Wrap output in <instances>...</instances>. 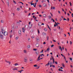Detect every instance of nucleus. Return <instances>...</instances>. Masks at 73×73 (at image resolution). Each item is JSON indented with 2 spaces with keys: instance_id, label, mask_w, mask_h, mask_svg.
Wrapping results in <instances>:
<instances>
[{
  "instance_id": "9d476101",
  "label": "nucleus",
  "mask_w": 73,
  "mask_h": 73,
  "mask_svg": "<svg viewBox=\"0 0 73 73\" xmlns=\"http://www.w3.org/2000/svg\"><path fill=\"white\" fill-rule=\"evenodd\" d=\"M40 54H39L38 57V58L37 59V61H38V60L40 59Z\"/></svg>"
},
{
  "instance_id": "603ef678",
  "label": "nucleus",
  "mask_w": 73,
  "mask_h": 73,
  "mask_svg": "<svg viewBox=\"0 0 73 73\" xmlns=\"http://www.w3.org/2000/svg\"><path fill=\"white\" fill-rule=\"evenodd\" d=\"M67 21H69V19L68 18H67Z\"/></svg>"
},
{
  "instance_id": "e2e57ef3",
  "label": "nucleus",
  "mask_w": 73,
  "mask_h": 73,
  "mask_svg": "<svg viewBox=\"0 0 73 73\" xmlns=\"http://www.w3.org/2000/svg\"><path fill=\"white\" fill-rule=\"evenodd\" d=\"M32 59H30V61H32Z\"/></svg>"
},
{
  "instance_id": "4468645a",
  "label": "nucleus",
  "mask_w": 73,
  "mask_h": 73,
  "mask_svg": "<svg viewBox=\"0 0 73 73\" xmlns=\"http://www.w3.org/2000/svg\"><path fill=\"white\" fill-rule=\"evenodd\" d=\"M31 5H33L34 6H35V3H31Z\"/></svg>"
},
{
  "instance_id": "5fc2aeb1",
  "label": "nucleus",
  "mask_w": 73,
  "mask_h": 73,
  "mask_svg": "<svg viewBox=\"0 0 73 73\" xmlns=\"http://www.w3.org/2000/svg\"><path fill=\"white\" fill-rule=\"evenodd\" d=\"M41 48H42V45H41L40 46Z\"/></svg>"
},
{
  "instance_id": "7c9ffc66",
  "label": "nucleus",
  "mask_w": 73,
  "mask_h": 73,
  "mask_svg": "<svg viewBox=\"0 0 73 73\" xmlns=\"http://www.w3.org/2000/svg\"><path fill=\"white\" fill-rule=\"evenodd\" d=\"M30 47H31V46H30V45H29L27 46V48H30Z\"/></svg>"
},
{
  "instance_id": "cd10ccee",
  "label": "nucleus",
  "mask_w": 73,
  "mask_h": 73,
  "mask_svg": "<svg viewBox=\"0 0 73 73\" xmlns=\"http://www.w3.org/2000/svg\"><path fill=\"white\" fill-rule=\"evenodd\" d=\"M1 23H4V21H3V20H1Z\"/></svg>"
},
{
  "instance_id": "ea45409f",
  "label": "nucleus",
  "mask_w": 73,
  "mask_h": 73,
  "mask_svg": "<svg viewBox=\"0 0 73 73\" xmlns=\"http://www.w3.org/2000/svg\"><path fill=\"white\" fill-rule=\"evenodd\" d=\"M52 66L53 68H55V66L54 65H52Z\"/></svg>"
},
{
  "instance_id": "b1692460",
  "label": "nucleus",
  "mask_w": 73,
  "mask_h": 73,
  "mask_svg": "<svg viewBox=\"0 0 73 73\" xmlns=\"http://www.w3.org/2000/svg\"><path fill=\"white\" fill-rule=\"evenodd\" d=\"M37 30H38V34H40V31H39V30H38V29H37Z\"/></svg>"
},
{
  "instance_id": "4d7b16f0",
  "label": "nucleus",
  "mask_w": 73,
  "mask_h": 73,
  "mask_svg": "<svg viewBox=\"0 0 73 73\" xmlns=\"http://www.w3.org/2000/svg\"><path fill=\"white\" fill-rule=\"evenodd\" d=\"M18 72H20V73H21V70L20 71H18Z\"/></svg>"
},
{
  "instance_id": "338daca9",
  "label": "nucleus",
  "mask_w": 73,
  "mask_h": 73,
  "mask_svg": "<svg viewBox=\"0 0 73 73\" xmlns=\"http://www.w3.org/2000/svg\"><path fill=\"white\" fill-rule=\"evenodd\" d=\"M17 24H20V22H17Z\"/></svg>"
},
{
  "instance_id": "c03bdc74",
  "label": "nucleus",
  "mask_w": 73,
  "mask_h": 73,
  "mask_svg": "<svg viewBox=\"0 0 73 73\" xmlns=\"http://www.w3.org/2000/svg\"><path fill=\"white\" fill-rule=\"evenodd\" d=\"M43 58H40V59H39L38 60V61H40V60H42V59Z\"/></svg>"
},
{
  "instance_id": "f03ea898",
  "label": "nucleus",
  "mask_w": 73,
  "mask_h": 73,
  "mask_svg": "<svg viewBox=\"0 0 73 73\" xmlns=\"http://www.w3.org/2000/svg\"><path fill=\"white\" fill-rule=\"evenodd\" d=\"M28 61V58L27 57H25L24 58V62H27V61Z\"/></svg>"
},
{
  "instance_id": "c756f323",
  "label": "nucleus",
  "mask_w": 73,
  "mask_h": 73,
  "mask_svg": "<svg viewBox=\"0 0 73 73\" xmlns=\"http://www.w3.org/2000/svg\"><path fill=\"white\" fill-rule=\"evenodd\" d=\"M24 53H27V51H26V50H24Z\"/></svg>"
},
{
  "instance_id": "13d9d810",
  "label": "nucleus",
  "mask_w": 73,
  "mask_h": 73,
  "mask_svg": "<svg viewBox=\"0 0 73 73\" xmlns=\"http://www.w3.org/2000/svg\"><path fill=\"white\" fill-rule=\"evenodd\" d=\"M12 37V35H10V38H11V37Z\"/></svg>"
},
{
  "instance_id": "58836bf2",
  "label": "nucleus",
  "mask_w": 73,
  "mask_h": 73,
  "mask_svg": "<svg viewBox=\"0 0 73 73\" xmlns=\"http://www.w3.org/2000/svg\"><path fill=\"white\" fill-rule=\"evenodd\" d=\"M39 7L40 8H41L42 7V6H41V5H39Z\"/></svg>"
},
{
  "instance_id": "37998d69",
  "label": "nucleus",
  "mask_w": 73,
  "mask_h": 73,
  "mask_svg": "<svg viewBox=\"0 0 73 73\" xmlns=\"http://www.w3.org/2000/svg\"><path fill=\"white\" fill-rule=\"evenodd\" d=\"M19 33L20 35H21V31H19Z\"/></svg>"
},
{
  "instance_id": "f3484780",
  "label": "nucleus",
  "mask_w": 73,
  "mask_h": 73,
  "mask_svg": "<svg viewBox=\"0 0 73 73\" xmlns=\"http://www.w3.org/2000/svg\"><path fill=\"white\" fill-rule=\"evenodd\" d=\"M17 70V69H16V68H13V70L14 71H15V70Z\"/></svg>"
},
{
  "instance_id": "c85d7f7f",
  "label": "nucleus",
  "mask_w": 73,
  "mask_h": 73,
  "mask_svg": "<svg viewBox=\"0 0 73 73\" xmlns=\"http://www.w3.org/2000/svg\"><path fill=\"white\" fill-rule=\"evenodd\" d=\"M13 3H15V4H16V1H15L13 0Z\"/></svg>"
},
{
  "instance_id": "0eeeda50",
  "label": "nucleus",
  "mask_w": 73,
  "mask_h": 73,
  "mask_svg": "<svg viewBox=\"0 0 73 73\" xmlns=\"http://www.w3.org/2000/svg\"><path fill=\"white\" fill-rule=\"evenodd\" d=\"M35 45L36 47H38L39 46V44L38 43H36Z\"/></svg>"
},
{
  "instance_id": "393cba45",
  "label": "nucleus",
  "mask_w": 73,
  "mask_h": 73,
  "mask_svg": "<svg viewBox=\"0 0 73 73\" xmlns=\"http://www.w3.org/2000/svg\"><path fill=\"white\" fill-rule=\"evenodd\" d=\"M48 17H49V19H51V18H52V17H51V16H50V15L48 16Z\"/></svg>"
},
{
  "instance_id": "4be33fe9",
  "label": "nucleus",
  "mask_w": 73,
  "mask_h": 73,
  "mask_svg": "<svg viewBox=\"0 0 73 73\" xmlns=\"http://www.w3.org/2000/svg\"><path fill=\"white\" fill-rule=\"evenodd\" d=\"M15 29H18V26H17L16 27L15 26Z\"/></svg>"
},
{
  "instance_id": "1a4fd4ad",
  "label": "nucleus",
  "mask_w": 73,
  "mask_h": 73,
  "mask_svg": "<svg viewBox=\"0 0 73 73\" xmlns=\"http://www.w3.org/2000/svg\"><path fill=\"white\" fill-rule=\"evenodd\" d=\"M43 6L44 7H45L46 6V4H44L43 5Z\"/></svg>"
},
{
  "instance_id": "412c9836",
  "label": "nucleus",
  "mask_w": 73,
  "mask_h": 73,
  "mask_svg": "<svg viewBox=\"0 0 73 73\" xmlns=\"http://www.w3.org/2000/svg\"><path fill=\"white\" fill-rule=\"evenodd\" d=\"M18 38H19V36H17L15 38L16 40H18Z\"/></svg>"
},
{
  "instance_id": "f8f14e48",
  "label": "nucleus",
  "mask_w": 73,
  "mask_h": 73,
  "mask_svg": "<svg viewBox=\"0 0 73 73\" xmlns=\"http://www.w3.org/2000/svg\"><path fill=\"white\" fill-rule=\"evenodd\" d=\"M61 68H60L58 70H59V71H62V72H63V70H61L60 69Z\"/></svg>"
},
{
  "instance_id": "423d86ee",
  "label": "nucleus",
  "mask_w": 73,
  "mask_h": 73,
  "mask_svg": "<svg viewBox=\"0 0 73 73\" xmlns=\"http://www.w3.org/2000/svg\"><path fill=\"white\" fill-rule=\"evenodd\" d=\"M23 32L24 33L25 32V27H23V28H22Z\"/></svg>"
},
{
  "instance_id": "2f4dec72",
  "label": "nucleus",
  "mask_w": 73,
  "mask_h": 73,
  "mask_svg": "<svg viewBox=\"0 0 73 73\" xmlns=\"http://www.w3.org/2000/svg\"><path fill=\"white\" fill-rule=\"evenodd\" d=\"M29 27V29H31V28H32V27H29V26H28V28Z\"/></svg>"
},
{
  "instance_id": "7ed1b4c3",
  "label": "nucleus",
  "mask_w": 73,
  "mask_h": 73,
  "mask_svg": "<svg viewBox=\"0 0 73 73\" xmlns=\"http://www.w3.org/2000/svg\"><path fill=\"white\" fill-rule=\"evenodd\" d=\"M3 35L4 36H8V33L6 31H5L3 33Z\"/></svg>"
},
{
  "instance_id": "c9c22d12",
  "label": "nucleus",
  "mask_w": 73,
  "mask_h": 73,
  "mask_svg": "<svg viewBox=\"0 0 73 73\" xmlns=\"http://www.w3.org/2000/svg\"><path fill=\"white\" fill-rule=\"evenodd\" d=\"M46 65H47V66H49V65H50L49 63H48L47 64H46Z\"/></svg>"
},
{
  "instance_id": "473e14b6",
  "label": "nucleus",
  "mask_w": 73,
  "mask_h": 73,
  "mask_svg": "<svg viewBox=\"0 0 73 73\" xmlns=\"http://www.w3.org/2000/svg\"><path fill=\"white\" fill-rule=\"evenodd\" d=\"M42 34H43V35H46V33H42Z\"/></svg>"
},
{
  "instance_id": "bf43d9fd",
  "label": "nucleus",
  "mask_w": 73,
  "mask_h": 73,
  "mask_svg": "<svg viewBox=\"0 0 73 73\" xmlns=\"http://www.w3.org/2000/svg\"><path fill=\"white\" fill-rule=\"evenodd\" d=\"M58 13L59 14H60V11H58Z\"/></svg>"
},
{
  "instance_id": "49530a36",
  "label": "nucleus",
  "mask_w": 73,
  "mask_h": 73,
  "mask_svg": "<svg viewBox=\"0 0 73 73\" xmlns=\"http://www.w3.org/2000/svg\"><path fill=\"white\" fill-rule=\"evenodd\" d=\"M52 64V62H50V63L49 64L51 65Z\"/></svg>"
},
{
  "instance_id": "ddd939ff",
  "label": "nucleus",
  "mask_w": 73,
  "mask_h": 73,
  "mask_svg": "<svg viewBox=\"0 0 73 73\" xmlns=\"http://www.w3.org/2000/svg\"><path fill=\"white\" fill-rule=\"evenodd\" d=\"M50 50V48H48L47 49V51H48V52H49V51Z\"/></svg>"
},
{
  "instance_id": "6e6d98bb",
  "label": "nucleus",
  "mask_w": 73,
  "mask_h": 73,
  "mask_svg": "<svg viewBox=\"0 0 73 73\" xmlns=\"http://www.w3.org/2000/svg\"><path fill=\"white\" fill-rule=\"evenodd\" d=\"M53 9H55V7H53Z\"/></svg>"
},
{
  "instance_id": "e433bc0d",
  "label": "nucleus",
  "mask_w": 73,
  "mask_h": 73,
  "mask_svg": "<svg viewBox=\"0 0 73 73\" xmlns=\"http://www.w3.org/2000/svg\"><path fill=\"white\" fill-rule=\"evenodd\" d=\"M37 4V3H36L35 4V6H34V7H36V4Z\"/></svg>"
},
{
  "instance_id": "8fccbe9b",
  "label": "nucleus",
  "mask_w": 73,
  "mask_h": 73,
  "mask_svg": "<svg viewBox=\"0 0 73 73\" xmlns=\"http://www.w3.org/2000/svg\"><path fill=\"white\" fill-rule=\"evenodd\" d=\"M63 20L64 21V20H67V19H65V18H64Z\"/></svg>"
},
{
  "instance_id": "f257e3e1",
  "label": "nucleus",
  "mask_w": 73,
  "mask_h": 73,
  "mask_svg": "<svg viewBox=\"0 0 73 73\" xmlns=\"http://www.w3.org/2000/svg\"><path fill=\"white\" fill-rule=\"evenodd\" d=\"M1 31L0 32V38L2 40H3L4 39V38L3 37V31H4V30L3 29H1Z\"/></svg>"
},
{
  "instance_id": "5701e85b",
  "label": "nucleus",
  "mask_w": 73,
  "mask_h": 73,
  "mask_svg": "<svg viewBox=\"0 0 73 73\" xmlns=\"http://www.w3.org/2000/svg\"><path fill=\"white\" fill-rule=\"evenodd\" d=\"M7 4H8V6L9 7V2H7Z\"/></svg>"
},
{
  "instance_id": "0e129e2a",
  "label": "nucleus",
  "mask_w": 73,
  "mask_h": 73,
  "mask_svg": "<svg viewBox=\"0 0 73 73\" xmlns=\"http://www.w3.org/2000/svg\"><path fill=\"white\" fill-rule=\"evenodd\" d=\"M54 27H56V24H54Z\"/></svg>"
},
{
  "instance_id": "4c0bfd02",
  "label": "nucleus",
  "mask_w": 73,
  "mask_h": 73,
  "mask_svg": "<svg viewBox=\"0 0 73 73\" xmlns=\"http://www.w3.org/2000/svg\"><path fill=\"white\" fill-rule=\"evenodd\" d=\"M70 45H72V42L71 41H70Z\"/></svg>"
},
{
  "instance_id": "680f3d73",
  "label": "nucleus",
  "mask_w": 73,
  "mask_h": 73,
  "mask_svg": "<svg viewBox=\"0 0 73 73\" xmlns=\"http://www.w3.org/2000/svg\"><path fill=\"white\" fill-rule=\"evenodd\" d=\"M46 44V42H44L43 43V44Z\"/></svg>"
},
{
  "instance_id": "a878e982",
  "label": "nucleus",
  "mask_w": 73,
  "mask_h": 73,
  "mask_svg": "<svg viewBox=\"0 0 73 73\" xmlns=\"http://www.w3.org/2000/svg\"><path fill=\"white\" fill-rule=\"evenodd\" d=\"M46 37L47 40H48V39H49V36H47Z\"/></svg>"
},
{
  "instance_id": "bb28decb",
  "label": "nucleus",
  "mask_w": 73,
  "mask_h": 73,
  "mask_svg": "<svg viewBox=\"0 0 73 73\" xmlns=\"http://www.w3.org/2000/svg\"><path fill=\"white\" fill-rule=\"evenodd\" d=\"M31 32H33V29H31Z\"/></svg>"
},
{
  "instance_id": "9b49d317",
  "label": "nucleus",
  "mask_w": 73,
  "mask_h": 73,
  "mask_svg": "<svg viewBox=\"0 0 73 73\" xmlns=\"http://www.w3.org/2000/svg\"><path fill=\"white\" fill-rule=\"evenodd\" d=\"M59 49H60L61 51H62V48L61 47V46H59Z\"/></svg>"
},
{
  "instance_id": "dca6fc26",
  "label": "nucleus",
  "mask_w": 73,
  "mask_h": 73,
  "mask_svg": "<svg viewBox=\"0 0 73 73\" xmlns=\"http://www.w3.org/2000/svg\"><path fill=\"white\" fill-rule=\"evenodd\" d=\"M15 66H17V65H19V64L16 63V64H15Z\"/></svg>"
},
{
  "instance_id": "72a5a7b5",
  "label": "nucleus",
  "mask_w": 73,
  "mask_h": 73,
  "mask_svg": "<svg viewBox=\"0 0 73 73\" xmlns=\"http://www.w3.org/2000/svg\"><path fill=\"white\" fill-rule=\"evenodd\" d=\"M33 50H34L35 51H36V50H37V49H36V48H34Z\"/></svg>"
},
{
  "instance_id": "de8ad7c7",
  "label": "nucleus",
  "mask_w": 73,
  "mask_h": 73,
  "mask_svg": "<svg viewBox=\"0 0 73 73\" xmlns=\"http://www.w3.org/2000/svg\"><path fill=\"white\" fill-rule=\"evenodd\" d=\"M54 46V45L52 44L51 46V48H52V47Z\"/></svg>"
},
{
  "instance_id": "79ce46f5",
  "label": "nucleus",
  "mask_w": 73,
  "mask_h": 73,
  "mask_svg": "<svg viewBox=\"0 0 73 73\" xmlns=\"http://www.w3.org/2000/svg\"><path fill=\"white\" fill-rule=\"evenodd\" d=\"M70 60L71 61H72V58H70Z\"/></svg>"
},
{
  "instance_id": "f704fd0d",
  "label": "nucleus",
  "mask_w": 73,
  "mask_h": 73,
  "mask_svg": "<svg viewBox=\"0 0 73 73\" xmlns=\"http://www.w3.org/2000/svg\"><path fill=\"white\" fill-rule=\"evenodd\" d=\"M20 8H17V11H20Z\"/></svg>"
},
{
  "instance_id": "a211bd4d",
  "label": "nucleus",
  "mask_w": 73,
  "mask_h": 73,
  "mask_svg": "<svg viewBox=\"0 0 73 73\" xmlns=\"http://www.w3.org/2000/svg\"><path fill=\"white\" fill-rule=\"evenodd\" d=\"M62 65L63 68H65V65H64V64H62Z\"/></svg>"
},
{
  "instance_id": "39448f33",
  "label": "nucleus",
  "mask_w": 73,
  "mask_h": 73,
  "mask_svg": "<svg viewBox=\"0 0 73 73\" xmlns=\"http://www.w3.org/2000/svg\"><path fill=\"white\" fill-rule=\"evenodd\" d=\"M53 60L52 61H53V64H54V62H55L54 61V58H53V56H51Z\"/></svg>"
},
{
  "instance_id": "6e6552de",
  "label": "nucleus",
  "mask_w": 73,
  "mask_h": 73,
  "mask_svg": "<svg viewBox=\"0 0 73 73\" xmlns=\"http://www.w3.org/2000/svg\"><path fill=\"white\" fill-rule=\"evenodd\" d=\"M5 62H7V63H9V64H10L11 63V62H9V61H7L6 60H5Z\"/></svg>"
},
{
  "instance_id": "09e8293b",
  "label": "nucleus",
  "mask_w": 73,
  "mask_h": 73,
  "mask_svg": "<svg viewBox=\"0 0 73 73\" xmlns=\"http://www.w3.org/2000/svg\"><path fill=\"white\" fill-rule=\"evenodd\" d=\"M61 56H62V57H64V55H63V54H61Z\"/></svg>"
},
{
  "instance_id": "69168bd1",
  "label": "nucleus",
  "mask_w": 73,
  "mask_h": 73,
  "mask_svg": "<svg viewBox=\"0 0 73 73\" xmlns=\"http://www.w3.org/2000/svg\"><path fill=\"white\" fill-rule=\"evenodd\" d=\"M55 63L56 64H57V61H56L55 62Z\"/></svg>"
},
{
  "instance_id": "2eb2a0df",
  "label": "nucleus",
  "mask_w": 73,
  "mask_h": 73,
  "mask_svg": "<svg viewBox=\"0 0 73 73\" xmlns=\"http://www.w3.org/2000/svg\"><path fill=\"white\" fill-rule=\"evenodd\" d=\"M51 20V21H52V20L53 22H55V21L53 18H52V19Z\"/></svg>"
},
{
  "instance_id": "864d4df0",
  "label": "nucleus",
  "mask_w": 73,
  "mask_h": 73,
  "mask_svg": "<svg viewBox=\"0 0 73 73\" xmlns=\"http://www.w3.org/2000/svg\"><path fill=\"white\" fill-rule=\"evenodd\" d=\"M43 51H44V50H42V51L40 52V53H42Z\"/></svg>"
},
{
  "instance_id": "a18cd8bd",
  "label": "nucleus",
  "mask_w": 73,
  "mask_h": 73,
  "mask_svg": "<svg viewBox=\"0 0 73 73\" xmlns=\"http://www.w3.org/2000/svg\"><path fill=\"white\" fill-rule=\"evenodd\" d=\"M19 3H21L23 5V4H24L23 3V2H20Z\"/></svg>"
},
{
  "instance_id": "a19ab883",
  "label": "nucleus",
  "mask_w": 73,
  "mask_h": 73,
  "mask_svg": "<svg viewBox=\"0 0 73 73\" xmlns=\"http://www.w3.org/2000/svg\"><path fill=\"white\" fill-rule=\"evenodd\" d=\"M44 30L45 31H47V29H44Z\"/></svg>"
},
{
  "instance_id": "774afa93",
  "label": "nucleus",
  "mask_w": 73,
  "mask_h": 73,
  "mask_svg": "<svg viewBox=\"0 0 73 73\" xmlns=\"http://www.w3.org/2000/svg\"><path fill=\"white\" fill-rule=\"evenodd\" d=\"M72 17H73V13H72Z\"/></svg>"
},
{
  "instance_id": "052dcab7",
  "label": "nucleus",
  "mask_w": 73,
  "mask_h": 73,
  "mask_svg": "<svg viewBox=\"0 0 73 73\" xmlns=\"http://www.w3.org/2000/svg\"><path fill=\"white\" fill-rule=\"evenodd\" d=\"M31 15V13H29L28 15V16H30Z\"/></svg>"
},
{
  "instance_id": "6ab92c4d",
  "label": "nucleus",
  "mask_w": 73,
  "mask_h": 73,
  "mask_svg": "<svg viewBox=\"0 0 73 73\" xmlns=\"http://www.w3.org/2000/svg\"><path fill=\"white\" fill-rule=\"evenodd\" d=\"M43 17H45V18H46V15L44 14L43 15Z\"/></svg>"
},
{
  "instance_id": "3c124183",
  "label": "nucleus",
  "mask_w": 73,
  "mask_h": 73,
  "mask_svg": "<svg viewBox=\"0 0 73 73\" xmlns=\"http://www.w3.org/2000/svg\"><path fill=\"white\" fill-rule=\"evenodd\" d=\"M47 27H48V28H49V29H50V27H49V25H47Z\"/></svg>"
},
{
  "instance_id": "20e7f679",
  "label": "nucleus",
  "mask_w": 73,
  "mask_h": 73,
  "mask_svg": "<svg viewBox=\"0 0 73 73\" xmlns=\"http://www.w3.org/2000/svg\"><path fill=\"white\" fill-rule=\"evenodd\" d=\"M36 54L37 55L39 54V51L38 50H37L35 52Z\"/></svg>"
},
{
  "instance_id": "aec40b11",
  "label": "nucleus",
  "mask_w": 73,
  "mask_h": 73,
  "mask_svg": "<svg viewBox=\"0 0 73 73\" xmlns=\"http://www.w3.org/2000/svg\"><path fill=\"white\" fill-rule=\"evenodd\" d=\"M34 67H37V66L38 67V66H37V65L36 64L34 65Z\"/></svg>"
}]
</instances>
